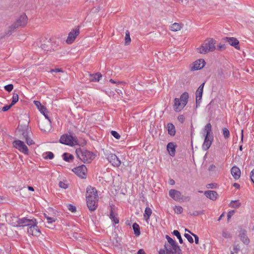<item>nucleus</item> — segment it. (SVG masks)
Returning <instances> with one entry per match:
<instances>
[{
  "label": "nucleus",
  "mask_w": 254,
  "mask_h": 254,
  "mask_svg": "<svg viewBox=\"0 0 254 254\" xmlns=\"http://www.w3.org/2000/svg\"><path fill=\"white\" fill-rule=\"evenodd\" d=\"M213 137H204V142L202 144V149L204 150H208L212 144Z\"/></svg>",
  "instance_id": "17"
},
{
  "label": "nucleus",
  "mask_w": 254,
  "mask_h": 254,
  "mask_svg": "<svg viewBox=\"0 0 254 254\" xmlns=\"http://www.w3.org/2000/svg\"><path fill=\"white\" fill-rule=\"evenodd\" d=\"M203 131V133L205 134L204 137H213L212 131V126L210 123H208L205 126Z\"/></svg>",
  "instance_id": "18"
},
{
  "label": "nucleus",
  "mask_w": 254,
  "mask_h": 254,
  "mask_svg": "<svg viewBox=\"0 0 254 254\" xmlns=\"http://www.w3.org/2000/svg\"><path fill=\"white\" fill-rule=\"evenodd\" d=\"M241 203L240 202L239 200H232L229 204V206L232 208H239Z\"/></svg>",
  "instance_id": "28"
},
{
  "label": "nucleus",
  "mask_w": 254,
  "mask_h": 254,
  "mask_svg": "<svg viewBox=\"0 0 254 254\" xmlns=\"http://www.w3.org/2000/svg\"><path fill=\"white\" fill-rule=\"evenodd\" d=\"M174 211L177 214H181L183 212V209L181 206H176L174 208Z\"/></svg>",
  "instance_id": "39"
},
{
  "label": "nucleus",
  "mask_w": 254,
  "mask_h": 254,
  "mask_svg": "<svg viewBox=\"0 0 254 254\" xmlns=\"http://www.w3.org/2000/svg\"><path fill=\"white\" fill-rule=\"evenodd\" d=\"M33 223L29 227H28L27 232L32 236H39L41 234V231L37 226V222L36 219H34Z\"/></svg>",
  "instance_id": "9"
},
{
  "label": "nucleus",
  "mask_w": 254,
  "mask_h": 254,
  "mask_svg": "<svg viewBox=\"0 0 254 254\" xmlns=\"http://www.w3.org/2000/svg\"><path fill=\"white\" fill-rule=\"evenodd\" d=\"M235 211L234 210H232V211H230L228 212V215H227V217H228V219H229L231 216L233 215V214L234 213Z\"/></svg>",
  "instance_id": "55"
},
{
  "label": "nucleus",
  "mask_w": 254,
  "mask_h": 254,
  "mask_svg": "<svg viewBox=\"0 0 254 254\" xmlns=\"http://www.w3.org/2000/svg\"><path fill=\"white\" fill-rule=\"evenodd\" d=\"M225 49V45H219L218 46V49L219 50V51H221L223 49Z\"/></svg>",
  "instance_id": "56"
},
{
  "label": "nucleus",
  "mask_w": 254,
  "mask_h": 254,
  "mask_svg": "<svg viewBox=\"0 0 254 254\" xmlns=\"http://www.w3.org/2000/svg\"><path fill=\"white\" fill-rule=\"evenodd\" d=\"M130 42H131V39L130 38L129 32L128 30H127L126 32L125 44L126 45H128L130 43Z\"/></svg>",
  "instance_id": "32"
},
{
  "label": "nucleus",
  "mask_w": 254,
  "mask_h": 254,
  "mask_svg": "<svg viewBox=\"0 0 254 254\" xmlns=\"http://www.w3.org/2000/svg\"><path fill=\"white\" fill-rule=\"evenodd\" d=\"M204 83H202L196 91V103H198L201 100Z\"/></svg>",
  "instance_id": "19"
},
{
  "label": "nucleus",
  "mask_w": 254,
  "mask_h": 254,
  "mask_svg": "<svg viewBox=\"0 0 254 254\" xmlns=\"http://www.w3.org/2000/svg\"><path fill=\"white\" fill-rule=\"evenodd\" d=\"M169 196L174 200L181 202L183 200V196L182 193L176 190L172 189L169 191Z\"/></svg>",
  "instance_id": "13"
},
{
  "label": "nucleus",
  "mask_w": 254,
  "mask_h": 254,
  "mask_svg": "<svg viewBox=\"0 0 254 254\" xmlns=\"http://www.w3.org/2000/svg\"><path fill=\"white\" fill-rule=\"evenodd\" d=\"M62 157H63V159H73L74 158V156L70 154V153H64L62 155Z\"/></svg>",
  "instance_id": "40"
},
{
  "label": "nucleus",
  "mask_w": 254,
  "mask_h": 254,
  "mask_svg": "<svg viewBox=\"0 0 254 254\" xmlns=\"http://www.w3.org/2000/svg\"><path fill=\"white\" fill-rule=\"evenodd\" d=\"M204 193L207 198L212 200H216L218 196L217 192L214 190H206Z\"/></svg>",
  "instance_id": "21"
},
{
  "label": "nucleus",
  "mask_w": 254,
  "mask_h": 254,
  "mask_svg": "<svg viewBox=\"0 0 254 254\" xmlns=\"http://www.w3.org/2000/svg\"><path fill=\"white\" fill-rule=\"evenodd\" d=\"M205 62L202 59H200L194 62L190 68L191 70H196L202 68L205 65Z\"/></svg>",
  "instance_id": "15"
},
{
  "label": "nucleus",
  "mask_w": 254,
  "mask_h": 254,
  "mask_svg": "<svg viewBox=\"0 0 254 254\" xmlns=\"http://www.w3.org/2000/svg\"><path fill=\"white\" fill-rule=\"evenodd\" d=\"M4 88L6 91L10 92L13 89V85L12 84H9L4 86Z\"/></svg>",
  "instance_id": "41"
},
{
  "label": "nucleus",
  "mask_w": 254,
  "mask_h": 254,
  "mask_svg": "<svg viewBox=\"0 0 254 254\" xmlns=\"http://www.w3.org/2000/svg\"><path fill=\"white\" fill-rule=\"evenodd\" d=\"M173 234L175 236H176L177 237V238L179 239V241L180 243H181V244L183 243V239L181 237L180 232L178 230H174L173 232Z\"/></svg>",
  "instance_id": "37"
},
{
  "label": "nucleus",
  "mask_w": 254,
  "mask_h": 254,
  "mask_svg": "<svg viewBox=\"0 0 254 254\" xmlns=\"http://www.w3.org/2000/svg\"><path fill=\"white\" fill-rule=\"evenodd\" d=\"M251 179L254 184V169L251 171Z\"/></svg>",
  "instance_id": "54"
},
{
  "label": "nucleus",
  "mask_w": 254,
  "mask_h": 254,
  "mask_svg": "<svg viewBox=\"0 0 254 254\" xmlns=\"http://www.w3.org/2000/svg\"><path fill=\"white\" fill-rule=\"evenodd\" d=\"M28 190L30 191H34V189L32 187L28 186Z\"/></svg>",
  "instance_id": "64"
},
{
  "label": "nucleus",
  "mask_w": 254,
  "mask_h": 254,
  "mask_svg": "<svg viewBox=\"0 0 254 254\" xmlns=\"http://www.w3.org/2000/svg\"><path fill=\"white\" fill-rule=\"evenodd\" d=\"M241 240L246 244H248L249 243V239L245 233L241 234Z\"/></svg>",
  "instance_id": "36"
},
{
  "label": "nucleus",
  "mask_w": 254,
  "mask_h": 254,
  "mask_svg": "<svg viewBox=\"0 0 254 254\" xmlns=\"http://www.w3.org/2000/svg\"><path fill=\"white\" fill-rule=\"evenodd\" d=\"M110 218L114 222V224H118L119 222V219L118 216V214L114 212L113 208L111 209V212L110 214Z\"/></svg>",
  "instance_id": "24"
},
{
  "label": "nucleus",
  "mask_w": 254,
  "mask_h": 254,
  "mask_svg": "<svg viewBox=\"0 0 254 254\" xmlns=\"http://www.w3.org/2000/svg\"><path fill=\"white\" fill-rule=\"evenodd\" d=\"M13 145L20 152L24 154H28V148L23 141L20 140H14L13 142Z\"/></svg>",
  "instance_id": "10"
},
{
  "label": "nucleus",
  "mask_w": 254,
  "mask_h": 254,
  "mask_svg": "<svg viewBox=\"0 0 254 254\" xmlns=\"http://www.w3.org/2000/svg\"><path fill=\"white\" fill-rule=\"evenodd\" d=\"M39 110L40 111V112L44 115V116L46 117V118L48 119V121L50 123L51 121H50L49 118L46 114V113L47 112L46 108L44 106H42L39 109Z\"/></svg>",
  "instance_id": "31"
},
{
  "label": "nucleus",
  "mask_w": 254,
  "mask_h": 254,
  "mask_svg": "<svg viewBox=\"0 0 254 254\" xmlns=\"http://www.w3.org/2000/svg\"><path fill=\"white\" fill-rule=\"evenodd\" d=\"M233 186L237 189H239L240 188V185L237 183H234L233 184Z\"/></svg>",
  "instance_id": "61"
},
{
  "label": "nucleus",
  "mask_w": 254,
  "mask_h": 254,
  "mask_svg": "<svg viewBox=\"0 0 254 254\" xmlns=\"http://www.w3.org/2000/svg\"><path fill=\"white\" fill-rule=\"evenodd\" d=\"M35 105L38 107V109L43 105L41 104V103L38 101H34Z\"/></svg>",
  "instance_id": "53"
},
{
  "label": "nucleus",
  "mask_w": 254,
  "mask_h": 254,
  "mask_svg": "<svg viewBox=\"0 0 254 254\" xmlns=\"http://www.w3.org/2000/svg\"><path fill=\"white\" fill-rule=\"evenodd\" d=\"M152 213V211L150 208H149V207H146L145 208L143 216H144V219L146 221H148V220L149 219Z\"/></svg>",
  "instance_id": "26"
},
{
  "label": "nucleus",
  "mask_w": 254,
  "mask_h": 254,
  "mask_svg": "<svg viewBox=\"0 0 254 254\" xmlns=\"http://www.w3.org/2000/svg\"><path fill=\"white\" fill-rule=\"evenodd\" d=\"M79 28L78 27L72 29L68 34L66 42L70 44L75 40L77 36L79 34Z\"/></svg>",
  "instance_id": "11"
},
{
  "label": "nucleus",
  "mask_w": 254,
  "mask_h": 254,
  "mask_svg": "<svg viewBox=\"0 0 254 254\" xmlns=\"http://www.w3.org/2000/svg\"><path fill=\"white\" fill-rule=\"evenodd\" d=\"M202 214H203V212H202L195 211L192 212V213H191V215H193V216H198L199 215H201Z\"/></svg>",
  "instance_id": "51"
},
{
  "label": "nucleus",
  "mask_w": 254,
  "mask_h": 254,
  "mask_svg": "<svg viewBox=\"0 0 254 254\" xmlns=\"http://www.w3.org/2000/svg\"><path fill=\"white\" fill-rule=\"evenodd\" d=\"M159 254H165V251L163 249H161L159 251Z\"/></svg>",
  "instance_id": "60"
},
{
  "label": "nucleus",
  "mask_w": 254,
  "mask_h": 254,
  "mask_svg": "<svg viewBox=\"0 0 254 254\" xmlns=\"http://www.w3.org/2000/svg\"><path fill=\"white\" fill-rule=\"evenodd\" d=\"M111 159H118V158L115 154H111Z\"/></svg>",
  "instance_id": "59"
},
{
  "label": "nucleus",
  "mask_w": 254,
  "mask_h": 254,
  "mask_svg": "<svg viewBox=\"0 0 254 254\" xmlns=\"http://www.w3.org/2000/svg\"><path fill=\"white\" fill-rule=\"evenodd\" d=\"M11 220L9 221V223L13 227H25L29 226L33 224V221L35 218L28 219L26 217H23L22 218H19L17 217H11Z\"/></svg>",
  "instance_id": "5"
},
{
  "label": "nucleus",
  "mask_w": 254,
  "mask_h": 254,
  "mask_svg": "<svg viewBox=\"0 0 254 254\" xmlns=\"http://www.w3.org/2000/svg\"><path fill=\"white\" fill-rule=\"evenodd\" d=\"M54 157V154L52 152H47L43 154L44 159H53Z\"/></svg>",
  "instance_id": "34"
},
{
  "label": "nucleus",
  "mask_w": 254,
  "mask_h": 254,
  "mask_svg": "<svg viewBox=\"0 0 254 254\" xmlns=\"http://www.w3.org/2000/svg\"><path fill=\"white\" fill-rule=\"evenodd\" d=\"M86 198L89 209L91 211L95 210L97 207L98 196L97 191L95 188L91 186L87 188Z\"/></svg>",
  "instance_id": "1"
},
{
  "label": "nucleus",
  "mask_w": 254,
  "mask_h": 254,
  "mask_svg": "<svg viewBox=\"0 0 254 254\" xmlns=\"http://www.w3.org/2000/svg\"><path fill=\"white\" fill-rule=\"evenodd\" d=\"M183 25L182 24L175 22L171 25L170 29L172 31H178L181 29Z\"/></svg>",
  "instance_id": "25"
},
{
  "label": "nucleus",
  "mask_w": 254,
  "mask_h": 254,
  "mask_svg": "<svg viewBox=\"0 0 254 254\" xmlns=\"http://www.w3.org/2000/svg\"><path fill=\"white\" fill-rule=\"evenodd\" d=\"M59 185L60 188L64 189H66L68 187V185L64 182H60Z\"/></svg>",
  "instance_id": "44"
},
{
  "label": "nucleus",
  "mask_w": 254,
  "mask_h": 254,
  "mask_svg": "<svg viewBox=\"0 0 254 254\" xmlns=\"http://www.w3.org/2000/svg\"><path fill=\"white\" fill-rule=\"evenodd\" d=\"M111 133L115 138L117 139H120L121 137L120 135L115 130H112Z\"/></svg>",
  "instance_id": "42"
},
{
  "label": "nucleus",
  "mask_w": 254,
  "mask_h": 254,
  "mask_svg": "<svg viewBox=\"0 0 254 254\" xmlns=\"http://www.w3.org/2000/svg\"><path fill=\"white\" fill-rule=\"evenodd\" d=\"M75 152L78 159H91L93 156V154L90 151L80 148L76 149Z\"/></svg>",
  "instance_id": "8"
},
{
  "label": "nucleus",
  "mask_w": 254,
  "mask_h": 254,
  "mask_svg": "<svg viewBox=\"0 0 254 254\" xmlns=\"http://www.w3.org/2000/svg\"><path fill=\"white\" fill-rule=\"evenodd\" d=\"M102 74L100 73L97 72L91 75L90 80L93 82H98L100 80Z\"/></svg>",
  "instance_id": "27"
},
{
  "label": "nucleus",
  "mask_w": 254,
  "mask_h": 254,
  "mask_svg": "<svg viewBox=\"0 0 254 254\" xmlns=\"http://www.w3.org/2000/svg\"><path fill=\"white\" fill-rule=\"evenodd\" d=\"M175 183V182L174 180L173 179H170L169 181V184L170 185H174Z\"/></svg>",
  "instance_id": "58"
},
{
  "label": "nucleus",
  "mask_w": 254,
  "mask_h": 254,
  "mask_svg": "<svg viewBox=\"0 0 254 254\" xmlns=\"http://www.w3.org/2000/svg\"><path fill=\"white\" fill-rule=\"evenodd\" d=\"M50 72H63V70L61 68H55V69H51Z\"/></svg>",
  "instance_id": "50"
},
{
  "label": "nucleus",
  "mask_w": 254,
  "mask_h": 254,
  "mask_svg": "<svg viewBox=\"0 0 254 254\" xmlns=\"http://www.w3.org/2000/svg\"><path fill=\"white\" fill-rule=\"evenodd\" d=\"M137 254H145L143 250L140 249L137 252Z\"/></svg>",
  "instance_id": "57"
},
{
  "label": "nucleus",
  "mask_w": 254,
  "mask_h": 254,
  "mask_svg": "<svg viewBox=\"0 0 254 254\" xmlns=\"http://www.w3.org/2000/svg\"><path fill=\"white\" fill-rule=\"evenodd\" d=\"M223 135L225 139L230 137V133L229 130L226 127L222 128Z\"/></svg>",
  "instance_id": "33"
},
{
  "label": "nucleus",
  "mask_w": 254,
  "mask_h": 254,
  "mask_svg": "<svg viewBox=\"0 0 254 254\" xmlns=\"http://www.w3.org/2000/svg\"><path fill=\"white\" fill-rule=\"evenodd\" d=\"M167 243L164 245V250L166 254H182L180 247L173 239L168 235H166Z\"/></svg>",
  "instance_id": "2"
},
{
  "label": "nucleus",
  "mask_w": 254,
  "mask_h": 254,
  "mask_svg": "<svg viewBox=\"0 0 254 254\" xmlns=\"http://www.w3.org/2000/svg\"><path fill=\"white\" fill-rule=\"evenodd\" d=\"M12 106V105L11 104L9 105H6L2 108V111L3 112H6L8 111Z\"/></svg>",
  "instance_id": "47"
},
{
  "label": "nucleus",
  "mask_w": 254,
  "mask_h": 254,
  "mask_svg": "<svg viewBox=\"0 0 254 254\" xmlns=\"http://www.w3.org/2000/svg\"><path fill=\"white\" fill-rule=\"evenodd\" d=\"M17 131L19 134L22 135L23 138H25L29 136L30 133V129L28 125H19L17 127Z\"/></svg>",
  "instance_id": "14"
},
{
  "label": "nucleus",
  "mask_w": 254,
  "mask_h": 254,
  "mask_svg": "<svg viewBox=\"0 0 254 254\" xmlns=\"http://www.w3.org/2000/svg\"><path fill=\"white\" fill-rule=\"evenodd\" d=\"M44 216L47 220V223L50 225L55 222L57 220V219L56 217H49L46 214H44Z\"/></svg>",
  "instance_id": "30"
},
{
  "label": "nucleus",
  "mask_w": 254,
  "mask_h": 254,
  "mask_svg": "<svg viewBox=\"0 0 254 254\" xmlns=\"http://www.w3.org/2000/svg\"><path fill=\"white\" fill-rule=\"evenodd\" d=\"M184 236L187 239V240L190 243H192L193 242V239L190 235L186 233L185 234Z\"/></svg>",
  "instance_id": "45"
},
{
  "label": "nucleus",
  "mask_w": 254,
  "mask_h": 254,
  "mask_svg": "<svg viewBox=\"0 0 254 254\" xmlns=\"http://www.w3.org/2000/svg\"><path fill=\"white\" fill-rule=\"evenodd\" d=\"M168 133L171 136H174L176 133V129L174 125L172 123H168L167 126Z\"/></svg>",
  "instance_id": "23"
},
{
  "label": "nucleus",
  "mask_w": 254,
  "mask_h": 254,
  "mask_svg": "<svg viewBox=\"0 0 254 254\" xmlns=\"http://www.w3.org/2000/svg\"><path fill=\"white\" fill-rule=\"evenodd\" d=\"M189 98V94L187 92H184L180 98H175L173 105L174 110L176 112L181 111L187 105Z\"/></svg>",
  "instance_id": "4"
},
{
  "label": "nucleus",
  "mask_w": 254,
  "mask_h": 254,
  "mask_svg": "<svg viewBox=\"0 0 254 254\" xmlns=\"http://www.w3.org/2000/svg\"><path fill=\"white\" fill-rule=\"evenodd\" d=\"M178 119L180 122L183 123L185 120V118L183 115H181L178 116Z\"/></svg>",
  "instance_id": "52"
},
{
  "label": "nucleus",
  "mask_w": 254,
  "mask_h": 254,
  "mask_svg": "<svg viewBox=\"0 0 254 254\" xmlns=\"http://www.w3.org/2000/svg\"><path fill=\"white\" fill-rule=\"evenodd\" d=\"M231 173L235 180H238L241 176V171L240 169L236 166H233L232 168Z\"/></svg>",
  "instance_id": "20"
},
{
  "label": "nucleus",
  "mask_w": 254,
  "mask_h": 254,
  "mask_svg": "<svg viewBox=\"0 0 254 254\" xmlns=\"http://www.w3.org/2000/svg\"><path fill=\"white\" fill-rule=\"evenodd\" d=\"M72 171L78 176L84 178L86 177L87 168L84 165H82L72 169Z\"/></svg>",
  "instance_id": "12"
},
{
  "label": "nucleus",
  "mask_w": 254,
  "mask_h": 254,
  "mask_svg": "<svg viewBox=\"0 0 254 254\" xmlns=\"http://www.w3.org/2000/svg\"><path fill=\"white\" fill-rule=\"evenodd\" d=\"M215 44V41L213 38H208L196 49V50L198 53L201 54L213 52L216 49Z\"/></svg>",
  "instance_id": "3"
},
{
  "label": "nucleus",
  "mask_w": 254,
  "mask_h": 254,
  "mask_svg": "<svg viewBox=\"0 0 254 254\" xmlns=\"http://www.w3.org/2000/svg\"><path fill=\"white\" fill-rule=\"evenodd\" d=\"M24 139H25L27 144L29 145H32L34 143L33 140L31 139L29 136L25 138Z\"/></svg>",
  "instance_id": "43"
},
{
  "label": "nucleus",
  "mask_w": 254,
  "mask_h": 254,
  "mask_svg": "<svg viewBox=\"0 0 254 254\" xmlns=\"http://www.w3.org/2000/svg\"><path fill=\"white\" fill-rule=\"evenodd\" d=\"M110 163L114 166L118 167L121 164L120 160H110Z\"/></svg>",
  "instance_id": "35"
},
{
  "label": "nucleus",
  "mask_w": 254,
  "mask_h": 254,
  "mask_svg": "<svg viewBox=\"0 0 254 254\" xmlns=\"http://www.w3.org/2000/svg\"><path fill=\"white\" fill-rule=\"evenodd\" d=\"M67 207L68 210L72 212H74L76 211V207L71 204H68Z\"/></svg>",
  "instance_id": "46"
},
{
  "label": "nucleus",
  "mask_w": 254,
  "mask_h": 254,
  "mask_svg": "<svg viewBox=\"0 0 254 254\" xmlns=\"http://www.w3.org/2000/svg\"><path fill=\"white\" fill-rule=\"evenodd\" d=\"M176 146L173 142H169L167 146V149L171 156H174L176 151Z\"/></svg>",
  "instance_id": "22"
},
{
  "label": "nucleus",
  "mask_w": 254,
  "mask_h": 254,
  "mask_svg": "<svg viewBox=\"0 0 254 254\" xmlns=\"http://www.w3.org/2000/svg\"><path fill=\"white\" fill-rule=\"evenodd\" d=\"M18 95L16 93H13V96H12V100L11 103V104L13 106L16 103H17L18 101Z\"/></svg>",
  "instance_id": "38"
},
{
  "label": "nucleus",
  "mask_w": 254,
  "mask_h": 254,
  "mask_svg": "<svg viewBox=\"0 0 254 254\" xmlns=\"http://www.w3.org/2000/svg\"><path fill=\"white\" fill-rule=\"evenodd\" d=\"M191 234L193 235V236L194 238L195 243L196 244H198V243H199V238H198V237L196 235H195V234Z\"/></svg>",
  "instance_id": "49"
},
{
  "label": "nucleus",
  "mask_w": 254,
  "mask_h": 254,
  "mask_svg": "<svg viewBox=\"0 0 254 254\" xmlns=\"http://www.w3.org/2000/svg\"><path fill=\"white\" fill-rule=\"evenodd\" d=\"M215 168V166L213 165H212L209 167V170L212 171Z\"/></svg>",
  "instance_id": "62"
},
{
  "label": "nucleus",
  "mask_w": 254,
  "mask_h": 254,
  "mask_svg": "<svg viewBox=\"0 0 254 254\" xmlns=\"http://www.w3.org/2000/svg\"><path fill=\"white\" fill-rule=\"evenodd\" d=\"M222 234L223 237L225 238H229L230 237V234L227 231H223L222 232Z\"/></svg>",
  "instance_id": "48"
},
{
  "label": "nucleus",
  "mask_w": 254,
  "mask_h": 254,
  "mask_svg": "<svg viewBox=\"0 0 254 254\" xmlns=\"http://www.w3.org/2000/svg\"><path fill=\"white\" fill-rule=\"evenodd\" d=\"M60 141L62 144L69 146H74L77 144V140L73 136L67 134L62 135Z\"/></svg>",
  "instance_id": "7"
},
{
  "label": "nucleus",
  "mask_w": 254,
  "mask_h": 254,
  "mask_svg": "<svg viewBox=\"0 0 254 254\" xmlns=\"http://www.w3.org/2000/svg\"><path fill=\"white\" fill-rule=\"evenodd\" d=\"M132 228L134 230V234L138 236L140 234L139 226L136 223H134L132 225Z\"/></svg>",
  "instance_id": "29"
},
{
  "label": "nucleus",
  "mask_w": 254,
  "mask_h": 254,
  "mask_svg": "<svg viewBox=\"0 0 254 254\" xmlns=\"http://www.w3.org/2000/svg\"><path fill=\"white\" fill-rule=\"evenodd\" d=\"M207 188H213V184H208L207 185Z\"/></svg>",
  "instance_id": "63"
},
{
  "label": "nucleus",
  "mask_w": 254,
  "mask_h": 254,
  "mask_svg": "<svg viewBox=\"0 0 254 254\" xmlns=\"http://www.w3.org/2000/svg\"><path fill=\"white\" fill-rule=\"evenodd\" d=\"M225 41L228 43L231 46L234 47L236 49H240L239 47V42L236 38L234 37H226Z\"/></svg>",
  "instance_id": "16"
},
{
  "label": "nucleus",
  "mask_w": 254,
  "mask_h": 254,
  "mask_svg": "<svg viewBox=\"0 0 254 254\" xmlns=\"http://www.w3.org/2000/svg\"><path fill=\"white\" fill-rule=\"evenodd\" d=\"M27 16L25 14H22L18 19L9 27L10 32L11 33L16 28L25 26L27 24Z\"/></svg>",
  "instance_id": "6"
}]
</instances>
